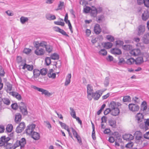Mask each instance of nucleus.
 <instances>
[{
    "label": "nucleus",
    "mask_w": 149,
    "mask_h": 149,
    "mask_svg": "<svg viewBox=\"0 0 149 149\" xmlns=\"http://www.w3.org/2000/svg\"><path fill=\"white\" fill-rule=\"evenodd\" d=\"M136 118L141 129L145 131L148 129L149 126V119H147L145 121L144 116L142 113H137L136 116Z\"/></svg>",
    "instance_id": "obj_1"
},
{
    "label": "nucleus",
    "mask_w": 149,
    "mask_h": 149,
    "mask_svg": "<svg viewBox=\"0 0 149 149\" xmlns=\"http://www.w3.org/2000/svg\"><path fill=\"white\" fill-rule=\"evenodd\" d=\"M104 91L101 90H97L95 92L93 93L92 95V97L95 100H98L102 96Z\"/></svg>",
    "instance_id": "obj_2"
},
{
    "label": "nucleus",
    "mask_w": 149,
    "mask_h": 149,
    "mask_svg": "<svg viewBox=\"0 0 149 149\" xmlns=\"http://www.w3.org/2000/svg\"><path fill=\"white\" fill-rule=\"evenodd\" d=\"M19 109L20 111L24 116L28 114V111L26 106L23 102H21L19 104Z\"/></svg>",
    "instance_id": "obj_3"
},
{
    "label": "nucleus",
    "mask_w": 149,
    "mask_h": 149,
    "mask_svg": "<svg viewBox=\"0 0 149 149\" xmlns=\"http://www.w3.org/2000/svg\"><path fill=\"white\" fill-rule=\"evenodd\" d=\"M36 126V125L33 124L27 126L25 130L26 133L27 134L31 135L32 133L34 131Z\"/></svg>",
    "instance_id": "obj_4"
},
{
    "label": "nucleus",
    "mask_w": 149,
    "mask_h": 149,
    "mask_svg": "<svg viewBox=\"0 0 149 149\" xmlns=\"http://www.w3.org/2000/svg\"><path fill=\"white\" fill-rule=\"evenodd\" d=\"M71 129H72V132L73 135L77 139V142L79 143L80 145H82V143L81 139L80 136L78 134L77 132L72 127L71 128Z\"/></svg>",
    "instance_id": "obj_5"
},
{
    "label": "nucleus",
    "mask_w": 149,
    "mask_h": 149,
    "mask_svg": "<svg viewBox=\"0 0 149 149\" xmlns=\"http://www.w3.org/2000/svg\"><path fill=\"white\" fill-rule=\"evenodd\" d=\"M128 107L130 110L133 112L137 111L139 109V106L134 104H130Z\"/></svg>",
    "instance_id": "obj_6"
},
{
    "label": "nucleus",
    "mask_w": 149,
    "mask_h": 149,
    "mask_svg": "<svg viewBox=\"0 0 149 149\" xmlns=\"http://www.w3.org/2000/svg\"><path fill=\"white\" fill-rule=\"evenodd\" d=\"M10 139L9 137H6V136H4L1 137L0 140V147L5 145L6 143L9 141Z\"/></svg>",
    "instance_id": "obj_7"
},
{
    "label": "nucleus",
    "mask_w": 149,
    "mask_h": 149,
    "mask_svg": "<svg viewBox=\"0 0 149 149\" xmlns=\"http://www.w3.org/2000/svg\"><path fill=\"white\" fill-rule=\"evenodd\" d=\"M145 31V26L143 25H139L137 28V35L140 36L143 34Z\"/></svg>",
    "instance_id": "obj_8"
},
{
    "label": "nucleus",
    "mask_w": 149,
    "mask_h": 149,
    "mask_svg": "<svg viewBox=\"0 0 149 149\" xmlns=\"http://www.w3.org/2000/svg\"><path fill=\"white\" fill-rule=\"evenodd\" d=\"M25 127V124L24 122L21 123L16 127V132L18 133H21Z\"/></svg>",
    "instance_id": "obj_9"
},
{
    "label": "nucleus",
    "mask_w": 149,
    "mask_h": 149,
    "mask_svg": "<svg viewBox=\"0 0 149 149\" xmlns=\"http://www.w3.org/2000/svg\"><path fill=\"white\" fill-rule=\"evenodd\" d=\"M33 88L35 90H37L39 92H41L42 94H44L45 95H50V93L48 91L41 88H39L35 86H33Z\"/></svg>",
    "instance_id": "obj_10"
},
{
    "label": "nucleus",
    "mask_w": 149,
    "mask_h": 149,
    "mask_svg": "<svg viewBox=\"0 0 149 149\" xmlns=\"http://www.w3.org/2000/svg\"><path fill=\"white\" fill-rule=\"evenodd\" d=\"M143 42L145 44L149 43V32L144 34L142 38Z\"/></svg>",
    "instance_id": "obj_11"
},
{
    "label": "nucleus",
    "mask_w": 149,
    "mask_h": 149,
    "mask_svg": "<svg viewBox=\"0 0 149 149\" xmlns=\"http://www.w3.org/2000/svg\"><path fill=\"white\" fill-rule=\"evenodd\" d=\"M111 52L112 54H115L119 55L122 54L121 50L118 48H113L111 50Z\"/></svg>",
    "instance_id": "obj_12"
},
{
    "label": "nucleus",
    "mask_w": 149,
    "mask_h": 149,
    "mask_svg": "<svg viewBox=\"0 0 149 149\" xmlns=\"http://www.w3.org/2000/svg\"><path fill=\"white\" fill-rule=\"evenodd\" d=\"M101 29L100 25L98 24H96L94 27V31L96 34H99L101 31Z\"/></svg>",
    "instance_id": "obj_13"
},
{
    "label": "nucleus",
    "mask_w": 149,
    "mask_h": 149,
    "mask_svg": "<svg viewBox=\"0 0 149 149\" xmlns=\"http://www.w3.org/2000/svg\"><path fill=\"white\" fill-rule=\"evenodd\" d=\"M44 50L42 48L36 49L35 51V53L38 56H42L45 53Z\"/></svg>",
    "instance_id": "obj_14"
},
{
    "label": "nucleus",
    "mask_w": 149,
    "mask_h": 149,
    "mask_svg": "<svg viewBox=\"0 0 149 149\" xmlns=\"http://www.w3.org/2000/svg\"><path fill=\"white\" fill-rule=\"evenodd\" d=\"M123 139L126 141L132 140L133 139V136L130 134H125L123 136Z\"/></svg>",
    "instance_id": "obj_15"
},
{
    "label": "nucleus",
    "mask_w": 149,
    "mask_h": 149,
    "mask_svg": "<svg viewBox=\"0 0 149 149\" xmlns=\"http://www.w3.org/2000/svg\"><path fill=\"white\" fill-rule=\"evenodd\" d=\"M102 11L101 8H99V12L97 10L96 8H95L94 9H91V16L94 17H96L97 16V13H100Z\"/></svg>",
    "instance_id": "obj_16"
},
{
    "label": "nucleus",
    "mask_w": 149,
    "mask_h": 149,
    "mask_svg": "<svg viewBox=\"0 0 149 149\" xmlns=\"http://www.w3.org/2000/svg\"><path fill=\"white\" fill-rule=\"evenodd\" d=\"M141 17L142 20L143 21H146L148 19L149 13L147 10L144 11L143 13L142 14Z\"/></svg>",
    "instance_id": "obj_17"
},
{
    "label": "nucleus",
    "mask_w": 149,
    "mask_h": 149,
    "mask_svg": "<svg viewBox=\"0 0 149 149\" xmlns=\"http://www.w3.org/2000/svg\"><path fill=\"white\" fill-rule=\"evenodd\" d=\"M10 94L15 97L18 100H20L22 99V97L20 94L15 92H10Z\"/></svg>",
    "instance_id": "obj_18"
},
{
    "label": "nucleus",
    "mask_w": 149,
    "mask_h": 149,
    "mask_svg": "<svg viewBox=\"0 0 149 149\" xmlns=\"http://www.w3.org/2000/svg\"><path fill=\"white\" fill-rule=\"evenodd\" d=\"M134 136L137 140H140L142 138V134L140 131H136L134 134Z\"/></svg>",
    "instance_id": "obj_19"
},
{
    "label": "nucleus",
    "mask_w": 149,
    "mask_h": 149,
    "mask_svg": "<svg viewBox=\"0 0 149 149\" xmlns=\"http://www.w3.org/2000/svg\"><path fill=\"white\" fill-rule=\"evenodd\" d=\"M31 137L34 140H38L40 138L39 134L34 131L32 133L31 135Z\"/></svg>",
    "instance_id": "obj_20"
},
{
    "label": "nucleus",
    "mask_w": 149,
    "mask_h": 149,
    "mask_svg": "<svg viewBox=\"0 0 149 149\" xmlns=\"http://www.w3.org/2000/svg\"><path fill=\"white\" fill-rule=\"evenodd\" d=\"M26 68L28 70L30 71H32L33 68V65H30L25 63L23 65L22 69L23 70H25Z\"/></svg>",
    "instance_id": "obj_21"
},
{
    "label": "nucleus",
    "mask_w": 149,
    "mask_h": 149,
    "mask_svg": "<svg viewBox=\"0 0 149 149\" xmlns=\"http://www.w3.org/2000/svg\"><path fill=\"white\" fill-rule=\"evenodd\" d=\"M147 108V104L146 101H143L141 104V108L140 111H143L145 110Z\"/></svg>",
    "instance_id": "obj_22"
},
{
    "label": "nucleus",
    "mask_w": 149,
    "mask_h": 149,
    "mask_svg": "<svg viewBox=\"0 0 149 149\" xmlns=\"http://www.w3.org/2000/svg\"><path fill=\"white\" fill-rule=\"evenodd\" d=\"M109 124L110 126L113 128H115L116 127V122L114 119H110L108 121Z\"/></svg>",
    "instance_id": "obj_23"
},
{
    "label": "nucleus",
    "mask_w": 149,
    "mask_h": 149,
    "mask_svg": "<svg viewBox=\"0 0 149 149\" xmlns=\"http://www.w3.org/2000/svg\"><path fill=\"white\" fill-rule=\"evenodd\" d=\"M120 113V110L118 108H116L115 109H112L111 111V114L113 116H116L118 115Z\"/></svg>",
    "instance_id": "obj_24"
},
{
    "label": "nucleus",
    "mask_w": 149,
    "mask_h": 149,
    "mask_svg": "<svg viewBox=\"0 0 149 149\" xmlns=\"http://www.w3.org/2000/svg\"><path fill=\"white\" fill-rule=\"evenodd\" d=\"M45 17L46 18L49 20H54L56 19L55 15H52L50 14H47L46 15Z\"/></svg>",
    "instance_id": "obj_25"
},
{
    "label": "nucleus",
    "mask_w": 149,
    "mask_h": 149,
    "mask_svg": "<svg viewBox=\"0 0 149 149\" xmlns=\"http://www.w3.org/2000/svg\"><path fill=\"white\" fill-rule=\"evenodd\" d=\"M71 77V74H69L67 75L66 80L65 81V86H67L68 85L70 82V79Z\"/></svg>",
    "instance_id": "obj_26"
},
{
    "label": "nucleus",
    "mask_w": 149,
    "mask_h": 149,
    "mask_svg": "<svg viewBox=\"0 0 149 149\" xmlns=\"http://www.w3.org/2000/svg\"><path fill=\"white\" fill-rule=\"evenodd\" d=\"M87 94L89 95H91L93 93V87L90 84H88L87 86Z\"/></svg>",
    "instance_id": "obj_27"
},
{
    "label": "nucleus",
    "mask_w": 149,
    "mask_h": 149,
    "mask_svg": "<svg viewBox=\"0 0 149 149\" xmlns=\"http://www.w3.org/2000/svg\"><path fill=\"white\" fill-rule=\"evenodd\" d=\"M22 119V116L19 113H17L16 115L15 118V122L16 123H18L20 122Z\"/></svg>",
    "instance_id": "obj_28"
},
{
    "label": "nucleus",
    "mask_w": 149,
    "mask_h": 149,
    "mask_svg": "<svg viewBox=\"0 0 149 149\" xmlns=\"http://www.w3.org/2000/svg\"><path fill=\"white\" fill-rule=\"evenodd\" d=\"M45 50L46 52L49 53L52 52L53 49L52 46L50 45H47L45 47Z\"/></svg>",
    "instance_id": "obj_29"
},
{
    "label": "nucleus",
    "mask_w": 149,
    "mask_h": 149,
    "mask_svg": "<svg viewBox=\"0 0 149 149\" xmlns=\"http://www.w3.org/2000/svg\"><path fill=\"white\" fill-rule=\"evenodd\" d=\"M33 74L35 78L38 77L40 74V71L38 69H35L33 70Z\"/></svg>",
    "instance_id": "obj_30"
},
{
    "label": "nucleus",
    "mask_w": 149,
    "mask_h": 149,
    "mask_svg": "<svg viewBox=\"0 0 149 149\" xmlns=\"http://www.w3.org/2000/svg\"><path fill=\"white\" fill-rule=\"evenodd\" d=\"M135 62L137 64H140L143 62V58L142 57H139L135 60Z\"/></svg>",
    "instance_id": "obj_31"
},
{
    "label": "nucleus",
    "mask_w": 149,
    "mask_h": 149,
    "mask_svg": "<svg viewBox=\"0 0 149 149\" xmlns=\"http://www.w3.org/2000/svg\"><path fill=\"white\" fill-rule=\"evenodd\" d=\"M104 20V16L103 15H100L96 18V21L98 23L102 22Z\"/></svg>",
    "instance_id": "obj_32"
},
{
    "label": "nucleus",
    "mask_w": 149,
    "mask_h": 149,
    "mask_svg": "<svg viewBox=\"0 0 149 149\" xmlns=\"http://www.w3.org/2000/svg\"><path fill=\"white\" fill-rule=\"evenodd\" d=\"M19 141L20 142V144H21V148L24 147L26 143L25 139V138H23L21 139L20 140H19Z\"/></svg>",
    "instance_id": "obj_33"
},
{
    "label": "nucleus",
    "mask_w": 149,
    "mask_h": 149,
    "mask_svg": "<svg viewBox=\"0 0 149 149\" xmlns=\"http://www.w3.org/2000/svg\"><path fill=\"white\" fill-rule=\"evenodd\" d=\"M70 109L71 111L70 113L71 116L74 118H76L77 116H76L75 111L72 108L70 107Z\"/></svg>",
    "instance_id": "obj_34"
},
{
    "label": "nucleus",
    "mask_w": 149,
    "mask_h": 149,
    "mask_svg": "<svg viewBox=\"0 0 149 149\" xmlns=\"http://www.w3.org/2000/svg\"><path fill=\"white\" fill-rule=\"evenodd\" d=\"M109 107L111 108L112 110L115 109L117 107L116 103L114 101L111 102L109 105Z\"/></svg>",
    "instance_id": "obj_35"
},
{
    "label": "nucleus",
    "mask_w": 149,
    "mask_h": 149,
    "mask_svg": "<svg viewBox=\"0 0 149 149\" xmlns=\"http://www.w3.org/2000/svg\"><path fill=\"white\" fill-rule=\"evenodd\" d=\"M112 45L113 44L111 43L110 42H108L104 43V47L107 49H109L111 48Z\"/></svg>",
    "instance_id": "obj_36"
},
{
    "label": "nucleus",
    "mask_w": 149,
    "mask_h": 149,
    "mask_svg": "<svg viewBox=\"0 0 149 149\" xmlns=\"http://www.w3.org/2000/svg\"><path fill=\"white\" fill-rule=\"evenodd\" d=\"M98 53L100 55L104 56L107 55V52L104 49H102Z\"/></svg>",
    "instance_id": "obj_37"
},
{
    "label": "nucleus",
    "mask_w": 149,
    "mask_h": 149,
    "mask_svg": "<svg viewBox=\"0 0 149 149\" xmlns=\"http://www.w3.org/2000/svg\"><path fill=\"white\" fill-rule=\"evenodd\" d=\"M51 58L54 60H58L59 58V56L58 54L56 53H54L51 55Z\"/></svg>",
    "instance_id": "obj_38"
},
{
    "label": "nucleus",
    "mask_w": 149,
    "mask_h": 149,
    "mask_svg": "<svg viewBox=\"0 0 149 149\" xmlns=\"http://www.w3.org/2000/svg\"><path fill=\"white\" fill-rule=\"evenodd\" d=\"M13 129V126L11 124L8 125L6 128V131L7 132H11Z\"/></svg>",
    "instance_id": "obj_39"
},
{
    "label": "nucleus",
    "mask_w": 149,
    "mask_h": 149,
    "mask_svg": "<svg viewBox=\"0 0 149 149\" xmlns=\"http://www.w3.org/2000/svg\"><path fill=\"white\" fill-rule=\"evenodd\" d=\"M131 98L130 96H124L123 98V101L125 102H129L131 101Z\"/></svg>",
    "instance_id": "obj_40"
},
{
    "label": "nucleus",
    "mask_w": 149,
    "mask_h": 149,
    "mask_svg": "<svg viewBox=\"0 0 149 149\" xmlns=\"http://www.w3.org/2000/svg\"><path fill=\"white\" fill-rule=\"evenodd\" d=\"M6 149H13L14 147L13 144L11 143H8V142L6 143Z\"/></svg>",
    "instance_id": "obj_41"
},
{
    "label": "nucleus",
    "mask_w": 149,
    "mask_h": 149,
    "mask_svg": "<svg viewBox=\"0 0 149 149\" xmlns=\"http://www.w3.org/2000/svg\"><path fill=\"white\" fill-rule=\"evenodd\" d=\"M47 70L46 68H42L40 70V74L42 75H45L47 73Z\"/></svg>",
    "instance_id": "obj_42"
},
{
    "label": "nucleus",
    "mask_w": 149,
    "mask_h": 149,
    "mask_svg": "<svg viewBox=\"0 0 149 149\" xmlns=\"http://www.w3.org/2000/svg\"><path fill=\"white\" fill-rule=\"evenodd\" d=\"M109 79L110 78L109 77H106L104 83L105 87H106L109 85Z\"/></svg>",
    "instance_id": "obj_43"
},
{
    "label": "nucleus",
    "mask_w": 149,
    "mask_h": 149,
    "mask_svg": "<svg viewBox=\"0 0 149 149\" xmlns=\"http://www.w3.org/2000/svg\"><path fill=\"white\" fill-rule=\"evenodd\" d=\"M21 22L23 24H24L27 21L28 19L27 17H22L20 18Z\"/></svg>",
    "instance_id": "obj_44"
},
{
    "label": "nucleus",
    "mask_w": 149,
    "mask_h": 149,
    "mask_svg": "<svg viewBox=\"0 0 149 149\" xmlns=\"http://www.w3.org/2000/svg\"><path fill=\"white\" fill-rule=\"evenodd\" d=\"M123 49L126 50H130L132 49V46L130 45H126L123 47Z\"/></svg>",
    "instance_id": "obj_45"
},
{
    "label": "nucleus",
    "mask_w": 149,
    "mask_h": 149,
    "mask_svg": "<svg viewBox=\"0 0 149 149\" xmlns=\"http://www.w3.org/2000/svg\"><path fill=\"white\" fill-rule=\"evenodd\" d=\"M2 101L3 102L4 104L7 105H9L10 103V102L9 100L7 98L3 99Z\"/></svg>",
    "instance_id": "obj_46"
},
{
    "label": "nucleus",
    "mask_w": 149,
    "mask_h": 149,
    "mask_svg": "<svg viewBox=\"0 0 149 149\" xmlns=\"http://www.w3.org/2000/svg\"><path fill=\"white\" fill-rule=\"evenodd\" d=\"M20 145L21 144H20V142H19V140H17L16 142L13 145L14 147L13 149H15L16 148L19 146L21 147Z\"/></svg>",
    "instance_id": "obj_47"
},
{
    "label": "nucleus",
    "mask_w": 149,
    "mask_h": 149,
    "mask_svg": "<svg viewBox=\"0 0 149 149\" xmlns=\"http://www.w3.org/2000/svg\"><path fill=\"white\" fill-rule=\"evenodd\" d=\"M61 125V127L64 129L65 130H66V128L69 127L65 123H63L60 121H59L58 122Z\"/></svg>",
    "instance_id": "obj_48"
},
{
    "label": "nucleus",
    "mask_w": 149,
    "mask_h": 149,
    "mask_svg": "<svg viewBox=\"0 0 149 149\" xmlns=\"http://www.w3.org/2000/svg\"><path fill=\"white\" fill-rule=\"evenodd\" d=\"M31 49L29 48H25L23 52L26 54H29L31 52Z\"/></svg>",
    "instance_id": "obj_49"
},
{
    "label": "nucleus",
    "mask_w": 149,
    "mask_h": 149,
    "mask_svg": "<svg viewBox=\"0 0 149 149\" xmlns=\"http://www.w3.org/2000/svg\"><path fill=\"white\" fill-rule=\"evenodd\" d=\"M45 62L46 65H49L51 63V60L50 57H47L45 59Z\"/></svg>",
    "instance_id": "obj_50"
},
{
    "label": "nucleus",
    "mask_w": 149,
    "mask_h": 149,
    "mask_svg": "<svg viewBox=\"0 0 149 149\" xmlns=\"http://www.w3.org/2000/svg\"><path fill=\"white\" fill-rule=\"evenodd\" d=\"M107 39L109 41L111 42H113L115 40L114 38L110 35H108L106 36Z\"/></svg>",
    "instance_id": "obj_51"
},
{
    "label": "nucleus",
    "mask_w": 149,
    "mask_h": 149,
    "mask_svg": "<svg viewBox=\"0 0 149 149\" xmlns=\"http://www.w3.org/2000/svg\"><path fill=\"white\" fill-rule=\"evenodd\" d=\"M64 2L60 1L59 4L58 5V8L56 9V10H61L64 5Z\"/></svg>",
    "instance_id": "obj_52"
},
{
    "label": "nucleus",
    "mask_w": 149,
    "mask_h": 149,
    "mask_svg": "<svg viewBox=\"0 0 149 149\" xmlns=\"http://www.w3.org/2000/svg\"><path fill=\"white\" fill-rule=\"evenodd\" d=\"M7 89L6 90V91L8 93L10 92L12 90V86L10 83L8 84L7 85Z\"/></svg>",
    "instance_id": "obj_53"
},
{
    "label": "nucleus",
    "mask_w": 149,
    "mask_h": 149,
    "mask_svg": "<svg viewBox=\"0 0 149 149\" xmlns=\"http://www.w3.org/2000/svg\"><path fill=\"white\" fill-rule=\"evenodd\" d=\"M5 73V72L2 67L0 65V75L2 77H3L4 76Z\"/></svg>",
    "instance_id": "obj_54"
},
{
    "label": "nucleus",
    "mask_w": 149,
    "mask_h": 149,
    "mask_svg": "<svg viewBox=\"0 0 149 149\" xmlns=\"http://www.w3.org/2000/svg\"><path fill=\"white\" fill-rule=\"evenodd\" d=\"M135 60L134 58H130L128 59L127 61V63L130 65H131L134 63L135 61Z\"/></svg>",
    "instance_id": "obj_55"
},
{
    "label": "nucleus",
    "mask_w": 149,
    "mask_h": 149,
    "mask_svg": "<svg viewBox=\"0 0 149 149\" xmlns=\"http://www.w3.org/2000/svg\"><path fill=\"white\" fill-rule=\"evenodd\" d=\"M47 42L45 41H41L40 43V47H45L47 46Z\"/></svg>",
    "instance_id": "obj_56"
},
{
    "label": "nucleus",
    "mask_w": 149,
    "mask_h": 149,
    "mask_svg": "<svg viewBox=\"0 0 149 149\" xmlns=\"http://www.w3.org/2000/svg\"><path fill=\"white\" fill-rule=\"evenodd\" d=\"M119 59V62L118 63V64L119 65H120L122 64H124L125 63V61L124 59L123 58H120L119 57L118 58Z\"/></svg>",
    "instance_id": "obj_57"
},
{
    "label": "nucleus",
    "mask_w": 149,
    "mask_h": 149,
    "mask_svg": "<svg viewBox=\"0 0 149 149\" xmlns=\"http://www.w3.org/2000/svg\"><path fill=\"white\" fill-rule=\"evenodd\" d=\"M54 23L55 24L61 25L63 26H64L65 25V23L63 22L60 21H55L54 22Z\"/></svg>",
    "instance_id": "obj_58"
},
{
    "label": "nucleus",
    "mask_w": 149,
    "mask_h": 149,
    "mask_svg": "<svg viewBox=\"0 0 149 149\" xmlns=\"http://www.w3.org/2000/svg\"><path fill=\"white\" fill-rule=\"evenodd\" d=\"M58 32H59L60 33H61L63 35L67 37L69 36L66 33V32L64 30H63V29H60Z\"/></svg>",
    "instance_id": "obj_59"
},
{
    "label": "nucleus",
    "mask_w": 149,
    "mask_h": 149,
    "mask_svg": "<svg viewBox=\"0 0 149 149\" xmlns=\"http://www.w3.org/2000/svg\"><path fill=\"white\" fill-rule=\"evenodd\" d=\"M116 45L122 46L124 44V42L123 41L118 40L116 41Z\"/></svg>",
    "instance_id": "obj_60"
},
{
    "label": "nucleus",
    "mask_w": 149,
    "mask_h": 149,
    "mask_svg": "<svg viewBox=\"0 0 149 149\" xmlns=\"http://www.w3.org/2000/svg\"><path fill=\"white\" fill-rule=\"evenodd\" d=\"M33 44L34 47L36 48V49L39 48L40 46V43L38 41H36L33 42Z\"/></svg>",
    "instance_id": "obj_61"
},
{
    "label": "nucleus",
    "mask_w": 149,
    "mask_h": 149,
    "mask_svg": "<svg viewBox=\"0 0 149 149\" xmlns=\"http://www.w3.org/2000/svg\"><path fill=\"white\" fill-rule=\"evenodd\" d=\"M11 107L12 109L16 110L18 108V105L16 103H13L11 104Z\"/></svg>",
    "instance_id": "obj_62"
},
{
    "label": "nucleus",
    "mask_w": 149,
    "mask_h": 149,
    "mask_svg": "<svg viewBox=\"0 0 149 149\" xmlns=\"http://www.w3.org/2000/svg\"><path fill=\"white\" fill-rule=\"evenodd\" d=\"M91 9L90 7L88 6H86L84 8V11L85 13H88L90 12Z\"/></svg>",
    "instance_id": "obj_63"
},
{
    "label": "nucleus",
    "mask_w": 149,
    "mask_h": 149,
    "mask_svg": "<svg viewBox=\"0 0 149 149\" xmlns=\"http://www.w3.org/2000/svg\"><path fill=\"white\" fill-rule=\"evenodd\" d=\"M143 3L145 6L149 7V0H144Z\"/></svg>",
    "instance_id": "obj_64"
}]
</instances>
